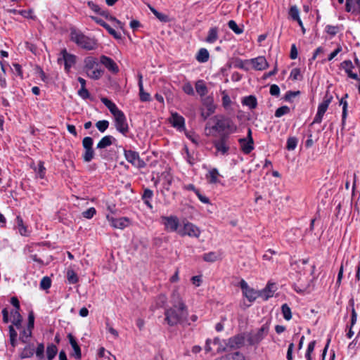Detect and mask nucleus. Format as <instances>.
<instances>
[{
  "mask_svg": "<svg viewBox=\"0 0 360 360\" xmlns=\"http://www.w3.org/2000/svg\"><path fill=\"white\" fill-rule=\"evenodd\" d=\"M172 307L165 311V321L170 326L178 324L190 325L188 319V310L179 290L174 289L171 295Z\"/></svg>",
  "mask_w": 360,
  "mask_h": 360,
  "instance_id": "f257e3e1",
  "label": "nucleus"
},
{
  "mask_svg": "<svg viewBox=\"0 0 360 360\" xmlns=\"http://www.w3.org/2000/svg\"><path fill=\"white\" fill-rule=\"evenodd\" d=\"M70 40L78 46L86 50H94L98 46L97 40L84 35L75 28L70 30Z\"/></svg>",
  "mask_w": 360,
  "mask_h": 360,
  "instance_id": "f03ea898",
  "label": "nucleus"
},
{
  "mask_svg": "<svg viewBox=\"0 0 360 360\" xmlns=\"http://www.w3.org/2000/svg\"><path fill=\"white\" fill-rule=\"evenodd\" d=\"M212 129L228 136V134L237 130V126L230 118L221 116L216 117L215 124L212 127Z\"/></svg>",
  "mask_w": 360,
  "mask_h": 360,
  "instance_id": "7ed1b4c3",
  "label": "nucleus"
},
{
  "mask_svg": "<svg viewBox=\"0 0 360 360\" xmlns=\"http://www.w3.org/2000/svg\"><path fill=\"white\" fill-rule=\"evenodd\" d=\"M269 326L267 323L264 324L256 332L250 333L247 335V341L251 345L259 344L268 334Z\"/></svg>",
  "mask_w": 360,
  "mask_h": 360,
  "instance_id": "20e7f679",
  "label": "nucleus"
},
{
  "mask_svg": "<svg viewBox=\"0 0 360 360\" xmlns=\"http://www.w3.org/2000/svg\"><path fill=\"white\" fill-rule=\"evenodd\" d=\"M34 316L33 311H30L28 315L27 327L20 333V340L23 343H27L30 338L32 336V330L34 328Z\"/></svg>",
  "mask_w": 360,
  "mask_h": 360,
  "instance_id": "39448f33",
  "label": "nucleus"
},
{
  "mask_svg": "<svg viewBox=\"0 0 360 360\" xmlns=\"http://www.w3.org/2000/svg\"><path fill=\"white\" fill-rule=\"evenodd\" d=\"M161 222L165 226V229L169 232H178L179 226V220L176 216L161 217Z\"/></svg>",
  "mask_w": 360,
  "mask_h": 360,
  "instance_id": "423d86ee",
  "label": "nucleus"
},
{
  "mask_svg": "<svg viewBox=\"0 0 360 360\" xmlns=\"http://www.w3.org/2000/svg\"><path fill=\"white\" fill-rule=\"evenodd\" d=\"M124 154L126 160L134 167L143 168L146 166V163L140 158L137 152L131 150H124Z\"/></svg>",
  "mask_w": 360,
  "mask_h": 360,
  "instance_id": "0eeeda50",
  "label": "nucleus"
},
{
  "mask_svg": "<svg viewBox=\"0 0 360 360\" xmlns=\"http://www.w3.org/2000/svg\"><path fill=\"white\" fill-rule=\"evenodd\" d=\"M61 57L58 58V63L61 64L64 63L65 70L66 72H69L72 66H73L76 62L75 56L68 53L65 49H63L60 51Z\"/></svg>",
  "mask_w": 360,
  "mask_h": 360,
  "instance_id": "6e6552de",
  "label": "nucleus"
},
{
  "mask_svg": "<svg viewBox=\"0 0 360 360\" xmlns=\"http://www.w3.org/2000/svg\"><path fill=\"white\" fill-rule=\"evenodd\" d=\"M200 233L199 228L190 222L184 224V228L178 231V233L181 236H188L194 238H198Z\"/></svg>",
  "mask_w": 360,
  "mask_h": 360,
  "instance_id": "1a4fd4ad",
  "label": "nucleus"
},
{
  "mask_svg": "<svg viewBox=\"0 0 360 360\" xmlns=\"http://www.w3.org/2000/svg\"><path fill=\"white\" fill-rule=\"evenodd\" d=\"M240 287L243 290L244 296H245V297L250 302H253L257 297L260 296V292L255 291L253 288H250L244 280L240 281Z\"/></svg>",
  "mask_w": 360,
  "mask_h": 360,
  "instance_id": "9d476101",
  "label": "nucleus"
},
{
  "mask_svg": "<svg viewBox=\"0 0 360 360\" xmlns=\"http://www.w3.org/2000/svg\"><path fill=\"white\" fill-rule=\"evenodd\" d=\"M115 120V127L117 131L124 135L129 131L128 124L127 123L126 117L123 112L119 113L117 115L114 116Z\"/></svg>",
  "mask_w": 360,
  "mask_h": 360,
  "instance_id": "9b49d317",
  "label": "nucleus"
},
{
  "mask_svg": "<svg viewBox=\"0 0 360 360\" xmlns=\"http://www.w3.org/2000/svg\"><path fill=\"white\" fill-rule=\"evenodd\" d=\"M227 136L222 135L219 140H216L213 142L214 146L217 150V153H219L223 155L228 153L229 150V146L227 143Z\"/></svg>",
  "mask_w": 360,
  "mask_h": 360,
  "instance_id": "f8f14e48",
  "label": "nucleus"
},
{
  "mask_svg": "<svg viewBox=\"0 0 360 360\" xmlns=\"http://www.w3.org/2000/svg\"><path fill=\"white\" fill-rule=\"evenodd\" d=\"M245 342V334H238L229 339L227 346L231 349H238L243 346Z\"/></svg>",
  "mask_w": 360,
  "mask_h": 360,
  "instance_id": "ddd939ff",
  "label": "nucleus"
},
{
  "mask_svg": "<svg viewBox=\"0 0 360 360\" xmlns=\"http://www.w3.org/2000/svg\"><path fill=\"white\" fill-rule=\"evenodd\" d=\"M169 120L172 125L178 130L184 131L185 129V120L177 112H172Z\"/></svg>",
  "mask_w": 360,
  "mask_h": 360,
  "instance_id": "4468645a",
  "label": "nucleus"
},
{
  "mask_svg": "<svg viewBox=\"0 0 360 360\" xmlns=\"http://www.w3.org/2000/svg\"><path fill=\"white\" fill-rule=\"evenodd\" d=\"M107 219L112 227L120 229H123L127 227L129 222V219L127 217L116 219L108 215Z\"/></svg>",
  "mask_w": 360,
  "mask_h": 360,
  "instance_id": "2eb2a0df",
  "label": "nucleus"
},
{
  "mask_svg": "<svg viewBox=\"0 0 360 360\" xmlns=\"http://www.w3.org/2000/svg\"><path fill=\"white\" fill-rule=\"evenodd\" d=\"M100 62L111 72L117 73L119 72L117 65L112 58L105 56H101L100 58Z\"/></svg>",
  "mask_w": 360,
  "mask_h": 360,
  "instance_id": "dca6fc26",
  "label": "nucleus"
},
{
  "mask_svg": "<svg viewBox=\"0 0 360 360\" xmlns=\"http://www.w3.org/2000/svg\"><path fill=\"white\" fill-rule=\"evenodd\" d=\"M345 11L360 15V0H346Z\"/></svg>",
  "mask_w": 360,
  "mask_h": 360,
  "instance_id": "f3484780",
  "label": "nucleus"
},
{
  "mask_svg": "<svg viewBox=\"0 0 360 360\" xmlns=\"http://www.w3.org/2000/svg\"><path fill=\"white\" fill-rule=\"evenodd\" d=\"M254 69L257 70H263L268 67V63L264 56H259L250 60Z\"/></svg>",
  "mask_w": 360,
  "mask_h": 360,
  "instance_id": "a211bd4d",
  "label": "nucleus"
},
{
  "mask_svg": "<svg viewBox=\"0 0 360 360\" xmlns=\"http://www.w3.org/2000/svg\"><path fill=\"white\" fill-rule=\"evenodd\" d=\"M239 143L241 150L245 153L249 154L254 149V141L248 140L245 138L240 139Z\"/></svg>",
  "mask_w": 360,
  "mask_h": 360,
  "instance_id": "6ab92c4d",
  "label": "nucleus"
},
{
  "mask_svg": "<svg viewBox=\"0 0 360 360\" xmlns=\"http://www.w3.org/2000/svg\"><path fill=\"white\" fill-rule=\"evenodd\" d=\"M341 67L345 70L349 77L356 80L359 79L357 74L352 72L354 65L351 60L343 61L341 63Z\"/></svg>",
  "mask_w": 360,
  "mask_h": 360,
  "instance_id": "aec40b11",
  "label": "nucleus"
},
{
  "mask_svg": "<svg viewBox=\"0 0 360 360\" xmlns=\"http://www.w3.org/2000/svg\"><path fill=\"white\" fill-rule=\"evenodd\" d=\"M101 102L108 108L110 112L113 115V116L117 115L119 113L122 112L120 110L118 109L117 105L110 101L107 98H102Z\"/></svg>",
  "mask_w": 360,
  "mask_h": 360,
  "instance_id": "412c9836",
  "label": "nucleus"
},
{
  "mask_svg": "<svg viewBox=\"0 0 360 360\" xmlns=\"http://www.w3.org/2000/svg\"><path fill=\"white\" fill-rule=\"evenodd\" d=\"M68 338L69 339V341H70V343L75 352V356L76 359H81V356H82V354H81V349H80V347L78 345L75 338H74V336L71 334V333H69L68 335Z\"/></svg>",
  "mask_w": 360,
  "mask_h": 360,
  "instance_id": "4be33fe9",
  "label": "nucleus"
},
{
  "mask_svg": "<svg viewBox=\"0 0 360 360\" xmlns=\"http://www.w3.org/2000/svg\"><path fill=\"white\" fill-rule=\"evenodd\" d=\"M215 360H245L244 355L239 352H235L233 353L226 354Z\"/></svg>",
  "mask_w": 360,
  "mask_h": 360,
  "instance_id": "5701e85b",
  "label": "nucleus"
},
{
  "mask_svg": "<svg viewBox=\"0 0 360 360\" xmlns=\"http://www.w3.org/2000/svg\"><path fill=\"white\" fill-rule=\"evenodd\" d=\"M160 180L162 181V184L163 188L167 191H169V187L173 180L172 175L169 172H163L162 173Z\"/></svg>",
  "mask_w": 360,
  "mask_h": 360,
  "instance_id": "b1692460",
  "label": "nucleus"
},
{
  "mask_svg": "<svg viewBox=\"0 0 360 360\" xmlns=\"http://www.w3.org/2000/svg\"><path fill=\"white\" fill-rule=\"evenodd\" d=\"M333 96L330 95H328V94H326L323 101L321 103L319 104L318 107V112L324 115L326 111L327 110L329 104L332 101Z\"/></svg>",
  "mask_w": 360,
  "mask_h": 360,
  "instance_id": "393cba45",
  "label": "nucleus"
},
{
  "mask_svg": "<svg viewBox=\"0 0 360 360\" xmlns=\"http://www.w3.org/2000/svg\"><path fill=\"white\" fill-rule=\"evenodd\" d=\"M16 224L18 231L21 236H28L30 235V231H28L27 227L24 224L23 219L20 216H17Z\"/></svg>",
  "mask_w": 360,
  "mask_h": 360,
  "instance_id": "a878e982",
  "label": "nucleus"
},
{
  "mask_svg": "<svg viewBox=\"0 0 360 360\" xmlns=\"http://www.w3.org/2000/svg\"><path fill=\"white\" fill-rule=\"evenodd\" d=\"M276 289V287L275 284H268L266 287L262 292H260V296L263 297L264 300H267L269 297L273 296V294L275 292Z\"/></svg>",
  "mask_w": 360,
  "mask_h": 360,
  "instance_id": "bb28decb",
  "label": "nucleus"
},
{
  "mask_svg": "<svg viewBox=\"0 0 360 360\" xmlns=\"http://www.w3.org/2000/svg\"><path fill=\"white\" fill-rule=\"evenodd\" d=\"M242 103L252 110L256 108L257 105V98L255 96H248L243 98Z\"/></svg>",
  "mask_w": 360,
  "mask_h": 360,
  "instance_id": "cd10ccee",
  "label": "nucleus"
},
{
  "mask_svg": "<svg viewBox=\"0 0 360 360\" xmlns=\"http://www.w3.org/2000/svg\"><path fill=\"white\" fill-rule=\"evenodd\" d=\"M34 350L35 349L34 345L29 344L27 346H25L24 349L22 350L20 354V357L21 359L30 358L34 355Z\"/></svg>",
  "mask_w": 360,
  "mask_h": 360,
  "instance_id": "c85d7f7f",
  "label": "nucleus"
},
{
  "mask_svg": "<svg viewBox=\"0 0 360 360\" xmlns=\"http://www.w3.org/2000/svg\"><path fill=\"white\" fill-rule=\"evenodd\" d=\"M142 75H139V87L140 91V99L141 101H148L150 99V96L148 93H146L143 91V86L142 82Z\"/></svg>",
  "mask_w": 360,
  "mask_h": 360,
  "instance_id": "c756f323",
  "label": "nucleus"
},
{
  "mask_svg": "<svg viewBox=\"0 0 360 360\" xmlns=\"http://www.w3.org/2000/svg\"><path fill=\"white\" fill-rule=\"evenodd\" d=\"M11 314L12 316L13 325H14L17 328H20L21 326L22 318L19 313V310H13L11 311Z\"/></svg>",
  "mask_w": 360,
  "mask_h": 360,
  "instance_id": "7c9ffc66",
  "label": "nucleus"
},
{
  "mask_svg": "<svg viewBox=\"0 0 360 360\" xmlns=\"http://www.w3.org/2000/svg\"><path fill=\"white\" fill-rule=\"evenodd\" d=\"M348 97V94H346L340 101V105H342V124L344 126L346 122V118L347 116V102L345 100Z\"/></svg>",
  "mask_w": 360,
  "mask_h": 360,
  "instance_id": "2f4dec72",
  "label": "nucleus"
},
{
  "mask_svg": "<svg viewBox=\"0 0 360 360\" xmlns=\"http://www.w3.org/2000/svg\"><path fill=\"white\" fill-rule=\"evenodd\" d=\"M112 140L115 139L112 136H105L101 139L96 147L98 149L105 148L112 143Z\"/></svg>",
  "mask_w": 360,
  "mask_h": 360,
  "instance_id": "473e14b6",
  "label": "nucleus"
},
{
  "mask_svg": "<svg viewBox=\"0 0 360 360\" xmlns=\"http://www.w3.org/2000/svg\"><path fill=\"white\" fill-rule=\"evenodd\" d=\"M210 54L206 49H200L197 55L196 60L200 63H205L209 60Z\"/></svg>",
  "mask_w": 360,
  "mask_h": 360,
  "instance_id": "72a5a7b5",
  "label": "nucleus"
},
{
  "mask_svg": "<svg viewBox=\"0 0 360 360\" xmlns=\"http://www.w3.org/2000/svg\"><path fill=\"white\" fill-rule=\"evenodd\" d=\"M98 14L105 17L106 19H108L110 21L115 22L120 28L123 29L124 24L121 21L117 20L115 17L110 15L108 11L103 10L101 8V11L100 12H98Z\"/></svg>",
  "mask_w": 360,
  "mask_h": 360,
  "instance_id": "f704fd0d",
  "label": "nucleus"
},
{
  "mask_svg": "<svg viewBox=\"0 0 360 360\" xmlns=\"http://www.w3.org/2000/svg\"><path fill=\"white\" fill-rule=\"evenodd\" d=\"M218 39V28L214 27L210 29L206 41L208 43H214Z\"/></svg>",
  "mask_w": 360,
  "mask_h": 360,
  "instance_id": "c9c22d12",
  "label": "nucleus"
},
{
  "mask_svg": "<svg viewBox=\"0 0 360 360\" xmlns=\"http://www.w3.org/2000/svg\"><path fill=\"white\" fill-rule=\"evenodd\" d=\"M357 319V314L354 307L352 309V316H351V323L349 326V331L347 333V336L348 338H352L354 335V331L352 330V328L354 325L356 323Z\"/></svg>",
  "mask_w": 360,
  "mask_h": 360,
  "instance_id": "e433bc0d",
  "label": "nucleus"
},
{
  "mask_svg": "<svg viewBox=\"0 0 360 360\" xmlns=\"http://www.w3.org/2000/svg\"><path fill=\"white\" fill-rule=\"evenodd\" d=\"M195 90L200 96H204L208 92L207 88L202 80H198L195 83Z\"/></svg>",
  "mask_w": 360,
  "mask_h": 360,
  "instance_id": "4c0bfd02",
  "label": "nucleus"
},
{
  "mask_svg": "<svg viewBox=\"0 0 360 360\" xmlns=\"http://www.w3.org/2000/svg\"><path fill=\"white\" fill-rule=\"evenodd\" d=\"M58 352L57 347L51 344L48 345L46 348V359L47 360H53V358L56 356Z\"/></svg>",
  "mask_w": 360,
  "mask_h": 360,
  "instance_id": "58836bf2",
  "label": "nucleus"
},
{
  "mask_svg": "<svg viewBox=\"0 0 360 360\" xmlns=\"http://www.w3.org/2000/svg\"><path fill=\"white\" fill-rule=\"evenodd\" d=\"M97 65L96 59L94 57H87L84 60V69L86 71L91 70Z\"/></svg>",
  "mask_w": 360,
  "mask_h": 360,
  "instance_id": "ea45409f",
  "label": "nucleus"
},
{
  "mask_svg": "<svg viewBox=\"0 0 360 360\" xmlns=\"http://www.w3.org/2000/svg\"><path fill=\"white\" fill-rule=\"evenodd\" d=\"M67 279L69 283L75 284L79 281V277L75 271L69 269L67 271Z\"/></svg>",
  "mask_w": 360,
  "mask_h": 360,
  "instance_id": "a19ab883",
  "label": "nucleus"
},
{
  "mask_svg": "<svg viewBox=\"0 0 360 360\" xmlns=\"http://www.w3.org/2000/svg\"><path fill=\"white\" fill-rule=\"evenodd\" d=\"M150 10L151 12L155 15V17L163 22H167L169 20V18L168 15H165L162 13L158 12L156 9H155L153 7L150 6Z\"/></svg>",
  "mask_w": 360,
  "mask_h": 360,
  "instance_id": "79ce46f5",
  "label": "nucleus"
},
{
  "mask_svg": "<svg viewBox=\"0 0 360 360\" xmlns=\"http://www.w3.org/2000/svg\"><path fill=\"white\" fill-rule=\"evenodd\" d=\"M94 157V151L93 148H86L84 149V153L83 154V160L86 162H91Z\"/></svg>",
  "mask_w": 360,
  "mask_h": 360,
  "instance_id": "37998d69",
  "label": "nucleus"
},
{
  "mask_svg": "<svg viewBox=\"0 0 360 360\" xmlns=\"http://www.w3.org/2000/svg\"><path fill=\"white\" fill-rule=\"evenodd\" d=\"M203 259L205 262H214L219 259V255L214 252H210L203 255Z\"/></svg>",
  "mask_w": 360,
  "mask_h": 360,
  "instance_id": "c03bdc74",
  "label": "nucleus"
},
{
  "mask_svg": "<svg viewBox=\"0 0 360 360\" xmlns=\"http://www.w3.org/2000/svg\"><path fill=\"white\" fill-rule=\"evenodd\" d=\"M44 162L39 161L38 162L37 167H34V171L36 172L37 174L41 178L43 179L45 176V171L46 168L44 165Z\"/></svg>",
  "mask_w": 360,
  "mask_h": 360,
  "instance_id": "a18cd8bd",
  "label": "nucleus"
},
{
  "mask_svg": "<svg viewBox=\"0 0 360 360\" xmlns=\"http://www.w3.org/2000/svg\"><path fill=\"white\" fill-rule=\"evenodd\" d=\"M219 344V338H214L213 341L208 339L206 341V344L205 346V350L207 353L213 352L214 349L211 347V345H217Z\"/></svg>",
  "mask_w": 360,
  "mask_h": 360,
  "instance_id": "49530a36",
  "label": "nucleus"
},
{
  "mask_svg": "<svg viewBox=\"0 0 360 360\" xmlns=\"http://www.w3.org/2000/svg\"><path fill=\"white\" fill-rule=\"evenodd\" d=\"M88 77L94 79H98L103 73V71L98 69H92L91 70H89L86 72Z\"/></svg>",
  "mask_w": 360,
  "mask_h": 360,
  "instance_id": "de8ad7c7",
  "label": "nucleus"
},
{
  "mask_svg": "<svg viewBox=\"0 0 360 360\" xmlns=\"http://www.w3.org/2000/svg\"><path fill=\"white\" fill-rule=\"evenodd\" d=\"M282 313L285 320L289 321L292 318L291 309L287 304H283L281 307Z\"/></svg>",
  "mask_w": 360,
  "mask_h": 360,
  "instance_id": "09e8293b",
  "label": "nucleus"
},
{
  "mask_svg": "<svg viewBox=\"0 0 360 360\" xmlns=\"http://www.w3.org/2000/svg\"><path fill=\"white\" fill-rule=\"evenodd\" d=\"M36 357L38 360L44 359V345L43 343H40L37 345L35 350Z\"/></svg>",
  "mask_w": 360,
  "mask_h": 360,
  "instance_id": "8fccbe9b",
  "label": "nucleus"
},
{
  "mask_svg": "<svg viewBox=\"0 0 360 360\" xmlns=\"http://www.w3.org/2000/svg\"><path fill=\"white\" fill-rule=\"evenodd\" d=\"M289 15L293 20H299L300 11L297 6H292L289 11Z\"/></svg>",
  "mask_w": 360,
  "mask_h": 360,
  "instance_id": "3c124183",
  "label": "nucleus"
},
{
  "mask_svg": "<svg viewBox=\"0 0 360 360\" xmlns=\"http://www.w3.org/2000/svg\"><path fill=\"white\" fill-rule=\"evenodd\" d=\"M297 144V139L295 137H289L287 140L286 148L288 150H293L295 149Z\"/></svg>",
  "mask_w": 360,
  "mask_h": 360,
  "instance_id": "603ef678",
  "label": "nucleus"
},
{
  "mask_svg": "<svg viewBox=\"0 0 360 360\" xmlns=\"http://www.w3.org/2000/svg\"><path fill=\"white\" fill-rule=\"evenodd\" d=\"M228 25L229 27L237 34H240L243 32V30L240 28L234 20H229L228 22Z\"/></svg>",
  "mask_w": 360,
  "mask_h": 360,
  "instance_id": "864d4df0",
  "label": "nucleus"
},
{
  "mask_svg": "<svg viewBox=\"0 0 360 360\" xmlns=\"http://www.w3.org/2000/svg\"><path fill=\"white\" fill-rule=\"evenodd\" d=\"M290 112L289 107L286 105L278 108L275 112V116L276 117H281V116L286 115Z\"/></svg>",
  "mask_w": 360,
  "mask_h": 360,
  "instance_id": "5fc2aeb1",
  "label": "nucleus"
},
{
  "mask_svg": "<svg viewBox=\"0 0 360 360\" xmlns=\"http://www.w3.org/2000/svg\"><path fill=\"white\" fill-rule=\"evenodd\" d=\"M51 285V280L48 276H44L40 282V288L43 290L49 289Z\"/></svg>",
  "mask_w": 360,
  "mask_h": 360,
  "instance_id": "6e6d98bb",
  "label": "nucleus"
},
{
  "mask_svg": "<svg viewBox=\"0 0 360 360\" xmlns=\"http://www.w3.org/2000/svg\"><path fill=\"white\" fill-rule=\"evenodd\" d=\"M219 173L217 169H213L209 172V181L212 184H215L218 181Z\"/></svg>",
  "mask_w": 360,
  "mask_h": 360,
  "instance_id": "4d7b16f0",
  "label": "nucleus"
},
{
  "mask_svg": "<svg viewBox=\"0 0 360 360\" xmlns=\"http://www.w3.org/2000/svg\"><path fill=\"white\" fill-rule=\"evenodd\" d=\"M96 127L101 132H104L109 126V122L107 120H101L96 122Z\"/></svg>",
  "mask_w": 360,
  "mask_h": 360,
  "instance_id": "13d9d810",
  "label": "nucleus"
},
{
  "mask_svg": "<svg viewBox=\"0 0 360 360\" xmlns=\"http://www.w3.org/2000/svg\"><path fill=\"white\" fill-rule=\"evenodd\" d=\"M326 31L328 34L331 36H335L339 31V27L333 25H327L326 27Z\"/></svg>",
  "mask_w": 360,
  "mask_h": 360,
  "instance_id": "bf43d9fd",
  "label": "nucleus"
},
{
  "mask_svg": "<svg viewBox=\"0 0 360 360\" xmlns=\"http://www.w3.org/2000/svg\"><path fill=\"white\" fill-rule=\"evenodd\" d=\"M96 211L94 207H90L82 212V216L86 219H91L96 214Z\"/></svg>",
  "mask_w": 360,
  "mask_h": 360,
  "instance_id": "052dcab7",
  "label": "nucleus"
},
{
  "mask_svg": "<svg viewBox=\"0 0 360 360\" xmlns=\"http://www.w3.org/2000/svg\"><path fill=\"white\" fill-rule=\"evenodd\" d=\"M82 146H83L84 149L92 148V146H93L92 138H91L89 136H86V137L84 138V139L82 141Z\"/></svg>",
  "mask_w": 360,
  "mask_h": 360,
  "instance_id": "680f3d73",
  "label": "nucleus"
},
{
  "mask_svg": "<svg viewBox=\"0 0 360 360\" xmlns=\"http://www.w3.org/2000/svg\"><path fill=\"white\" fill-rule=\"evenodd\" d=\"M222 94H223L222 105L225 108H227L231 105V101L227 94H226L224 91Z\"/></svg>",
  "mask_w": 360,
  "mask_h": 360,
  "instance_id": "e2e57ef3",
  "label": "nucleus"
},
{
  "mask_svg": "<svg viewBox=\"0 0 360 360\" xmlns=\"http://www.w3.org/2000/svg\"><path fill=\"white\" fill-rule=\"evenodd\" d=\"M300 94V91H289L285 94L284 98L286 101H290L292 98L298 96Z\"/></svg>",
  "mask_w": 360,
  "mask_h": 360,
  "instance_id": "0e129e2a",
  "label": "nucleus"
},
{
  "mask_svg": "<svg viewBox=\"0 0 360 360\" xmlns=\"http://www.w3.org/2000/svg\"><path fill=\"white\" fill-rule=\"evenodd\" d=\"M11 70L13 73H15L22 77V68L19 64H18V63L13 64Z\"/></svg>",
  "mask_w": 360,
  "mask_h": 360,
  "instance_id": "69168bd1",
  "label": "nucleus"
},
{
  "mask_svg": "<svg viewBox=\"0 0 360 360\" xmlns=\"http://www.w3.org/2000/svg\"><path fill=\"white\" fill-rule=\"evenodd\" d=\"M183 90L186 94H187L188 95H193V94H194L193 88L192 85L188 82L186 83L183 86Z\"/></svg>",
  "mask_w": 360,
  "mask_h": 360,
  "instance_id": "338daca9",
  "label": "nucleus"
},
{
  "mask_svg": "<svg viewBox=\"0 0 360 360\" xmlns=\"http://www.w3.org/2000/svg\"><path fill=\"white\" fill-rule=\"evenodd\" d=\"M78 95L84 99L88 98L90 94L86 87H81L78 91Z\"/></svg>",
  "mask_w": 360,
  "mask_h": 360,
  "instance_id": "774afa93",
  "label": "nucleus"
}]
</instances>
